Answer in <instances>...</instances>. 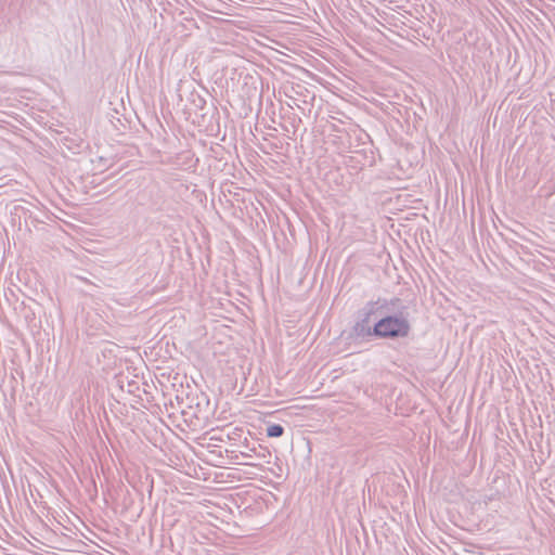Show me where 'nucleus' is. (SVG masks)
I'll return each mask as SVG.
<instances>
[{
	"label": "nucleus",
	"instance_id": "1",
	"mask_svg": "<svg viewBox=\"0 0 555 555\" xmlns=\"http://www.w3.org/2000/svg\"><path fill=\"white\" fill-rule=\"evenodd\" d=\"M377 310L383 317L373 326L374 336L397 339L409 335L411 326L400 298L396 297L389 301L380 299Z\"/></svg>",
	"mask_w": 555,
	"mask_h": 555
},
{
	"label": "nucleus",
	"instance_id": "2",
	"mask_svg": "<svg viewBox=\"0 0 555 555\" xmlns=\"http://www.w3.org/2000/svg\"><path fill=\"white\" fill-rule=\"evenodd\" d=\"M162 426L181 440L197 439L205 427L204 418H158Z\"/></svg>",
	"mask_w": 555,
	"mask_h": 555
},
{
	"label": "nucleus",
	"instance_id": "3",
	"mask_svg": "<svg viewBox=\"0 0 555 555\" xmlns=\"http://www.w3.org/2000/svg\"><path fill=\"white\" fill-rule=\"evenodd\" d=\"M380 304V299L377 301L369 302L362 310L363 319L358 321L353 326V333L357 337H369L374 336L373 327L370 326V319L373 314L378 313L377 306Z\"/></svg>",
	"mask_w": 555,
	"mask_h": 555
},
{
	"label": "nucleus",
	"instance_id": "4",
	"mask_svg": "<svg viewBox=\"0 0 555 555\" xmlns=\"http://www.w3.org/2000/svg\"><path fill=\"white\" fill-rule=\"evenodd\" d=\"M118 386L121 392L128 396L121 397V399L125 401L124 405L129 404L133 410H135V404L139 402V397L135 395V392L139 390V383L134 378L120 375L118 378Z\"/></svg>",
	"mask_w": 555,
	"mask_h": 555
},
{
	"label": "nucleus",
	"instance_id": "5",
	"mask_svg": "<svg viewBox=\"0 0 555 555\" xmlns=\"http://www.w3.org/2000/svg\"><path fill=\"white\" fill-rule=\"evenodd\" d=\"M141 379H143L142 390H143L144 395L146 396L145 399L141 396V408H143V410L141 409V415L151 414V415L155 416V415L163 413L160 404L152 403L150 400V390L147 389L150 386L145 379L144 373H141Z\"/></svg>",
	"mask_w": 555,
	"mask_h": 555
},
{
	"label": "nucleus",
	"instance_id": "6",
	"mask_svg": "<svg viewBox=\"0 0 555 555\" xmlns=\"http://www.w3.org/2000/svg\"><path fill=\"white\" fill-rule=\"evenodd\" d=\"M244 443L246 444L248 452L242 451V452H240V454H235L234 456H232V459L235 460L236 463L249 464L247 462V460L253 457L251 453H255V454L257 453V449L255 447L254 448L248 447L247 438H245Z\"/></svg>",
	"mask_w": 555,
	"mask_h": 555
},
{
	"label": "nucleus",
	"instance_id": "7",
	"mask_svg": "<svg viewBox=\"0 0 555 555\" xmlns=\"http://www.w3.org/2000/svg\"><path fill=\"white\" fill-rule=\"evenodd\" d=\"M223 435H225L229 440H240L243 435V430L241 428H234L232 431L224 433V429H222L220 436H211L210 440L223 441Z\"/></svg>",
	"mask_w": 555,
	"mask_h": 555
},
{
	"label": "nucleus",
	"instance_id": "8",
	"mask_svg": "<svg viewBox=\"0 0 555 555\" xmlns=\"http://www.w3.org/2000/svg\"><path fill=\"white\" fill-rule=\"evenodd\" d=\"M284 434V427L280 424H272L267 427V436L270 438H279Z\"/></svg>",
	"mask_w": 555,
	"mask_h": 555
},
{
	"label": "nucleus",
	"instance_id": "9",
	"mask_svg": "<svg viewBox=\"0 0 555 555\" xmlns=\"http://www.w3.org/2000/svg\"><path fill=\"white\" fill-rule=\"evenodd\" d=\"M25 215V222L26 224H28V221H30L31 224H36L38 222H41V220H39V218L33 216L31 212L27 214V212H24Z\"/></svg>",
	"mask_w": 555,
	"mask_h": 555
},
{
	"label": "nucleus",
	"instance_id": "10",
	"mask_svg": "<svg viewBox=\"0 0 555 555\" xmlns=\"http://www.w3.org/2000/svg\"><path fill=\"white\" fill-rule=\"evenodd\" d=\"M537 420H538V422H539L540 427H543V418H542V417H539V418H537Z\"/></svg>",
	"mask_w": 555,
	"mask_h": 555
},
{
	"label": "nucleus",
	"instance_id": "11",
	"mask_svg": "<svg viewBox=\"0 0 555 555\" xmlns=\"http://www.w3.org/2000/svg\"><path fill=\"white\" fill-rule=\"evenodd\" d=\"M160 433H162L163 436L166 437V433H165L164 428H160Z\"/></svg>",
	"mask_w": 555,
	"mask_h": 555
},
{
	"label": "nucleus",
	"instance_id": "12",
	"mask_svg": "<svg viewBox=\"0 0 555 555\" xmlns=\"http://www.w3.org/2000/svg\"><path fill=\"white\" fill-rule=\"evenodd\" d=\"M468 423H469V418H466V421H465V426L466 427L468 426Z\"/></svg>",
	"mask_w": 555,
	"mask_h": 555
},
{
	"label": "nucleus",
	"instance_id": "13",
	"mask_svg": "<svg viewBox=\"0 0 555 555\" xmlns=\"http://www.w3.org/2000/svg\"><path fill=\"white\" fill-rule=\"evenodd\" d=\"M134 77H135V80H138V79H139V76H138V73H137V72L134 73Z\"/></svg>",
	"mask_w": 555,
	"mask_h": 555
}]
</instances>
